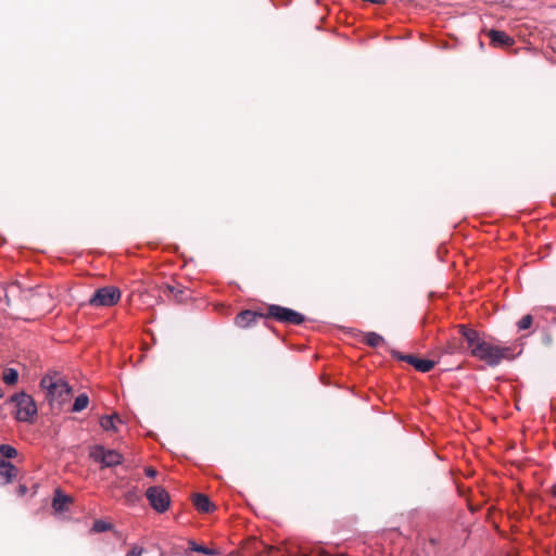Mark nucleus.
<instances>
[{
  "label": "nucleus",
  "instance_id": "f257e3e1",
  "mask_svg": "<svg viewBox=\"0 0 556 556\" xmlns=\"http://www.w3.org/2000/svg\"><path fill=\"white\" fill-rule=\"evenodd\" d=\"M471 356L484 362L490 367L498 366L504 359H513V350L509 346H501L483 341L476 351L471 352Z\"/></svg>",
  "mask_w": 556,
  "mask_h": 556
},
{
  "label": "nucleus",
  "instance_id": "f03ea898",
  "mask_svg": "<svg viewBox=\"0 0 556 556\" xmlns=\"http://www.w3.org/2000/svg\"><path fill=\"white\" fill-rule=\"evenodd\" d=\"M10 403L14 406L15 418L18 421L33 422L37 415V406L33 397L24 392L11 396Z\"/></svg>",
  "mask_w": 556,
  "mask_h": 556
},
{
  "label": "nucleus",
  "instance_id": "7ed1b4c3",
  "mask_svg": "<svg viewBox=\"0 0 556 556\" xmlns=\"http://www.w3.org/2000/svg\"><path fill=\"white\" fill-rule=\"evenodd\" d=\"M264 318L275 319L286 325H301L305 321L303 314L277 304H270L266 307Z\"/></svg>",
  "mask_w": 556,
  "mask_h": 556
},
{
  "label": "nucleus",
  "instance_id": "20e7f679",
  "mask_svg": "<svg viewBox=\"0 0 556 556\" xmlns=\"http://www.w3.org/2000/svg\"><path fill=\"white\" fill-rule=\"evenodd\" d=\"M40 387L46 390L47 397L51 401L61 400L71 391L67 382L58 372L46 375L40 381Z\"/></svg>",
  "mask_w": 556,
  "mask_h": 556
},
{
  "label": "nucleus",
  "instance_id": "39448f33",
  "mask_svg": "<svg viewBox=\"0 0 556 556\" xmlns=\"http://www.w3.org/2000/svg\"><path fill=\"white\" fill-rule=\"evenodd\" d=\"M122 293L117 287L106 286L94 291L88 304L92 307H110L117 304Z\"/></svg>",
  "mask_w": 556,
  "mask_h": 556
},
{
  "label": "nucleus",
  "instance_id": "423d86ee",
  "mask_svg": "<svg viewBox=\"0 0 556 556\" xmlns=\"http://www.w3.org/2000/svg\"><path fill=\"white\" fill-rule=\"evenodd\" d=\"M92 462L100 466L101 469L111 468L114 472L124 478L121 475L122 471H126L124 466V454H89Z\"/></svg>",
  "mask_w": 556,
  "mask_h": 556
},
{
  "label": "nucleus",
  "instance_id": "0eeeda50",
  "mask_svg": "<svg viewBox=\"0 0 556 556\" xmlns=\"http://www.w3.org/2000/svg\"><path fill=\"white\" fill-rule=\"evenodd\" d=\"M146 497L149 501L151 507L160 514L166 511L169 507V494L162 486L155 485L148 488L146 491Z\"/></svg>",
  "mask_w": 556,
  "mask_h": 556
},
{
  "label": "nucleus",
  "instance_id": "6e6552de",
  "mask_svg": "<svg viewBox=\"0 0 556 556\" xmlns=\"http://www.w3.org/2000/svg\"><path fill=\"white\" fill-rule=\"evenodd\" d=\"M391 354H392V356L394 358L408 363L416 370H418L420 372H428L435 365L434 361L418 358L417 356H415L413 354H403V353H401L399 351H395V350H393L391 352Z\"/></svg>",
  "mask_w": 556,
  "mask_h": 556
},
{
  "label": "nucleus",
  "instance_id": "1a4fd4ad",
  "mask_svg": "<svg viewBox=\"0 0 556 556\" xmlns=\"http://www.w3.org/2000/svg\"><path fill=\"white\" fill-rule=\"evenodd\" d=\"M17 456V454H0V483L7 484L12 482L16 477V467L8 459Z\"/></svg>",
  "mask_w": 556,
  "mask_h": 556
},
{
  "label": "nucleus",
  "instance_id": "9d476101",
  "mask_svg": "<svg viewBox=\"0 0 556 556\" xmlns=\"http://www.w3.org/2000/svg\"><path fill=\"white\" fill-rule=\"evenodd\" d=\"M262 318H264L263 311L256 312V311L245 309V311L240 312L236 316L235 324L238 327L245 329V328H249V327L255 325L256 321Z\"/></svg>",
  "mask_w": 556,
  "mask_h": 556
},
{
  "label": "nucleus",
  "instance_id": "9b49d317",
  "mask_svg": "<svg viewBox=\"0 0 556 556\" xmlns=\"http://www.w3.org/2000/svg\"><path fill=\"white\" fill-rule=\"evenodd\" d=\"M486 36L494 48H508L515 43V39L503 30L490 29Z\"/></svg>",
  "mask_w": 556,
  "mask_h": 556
},
{
  "label": "nucleus",
  "instance_id": "f8f14e48",
  "mask_svg": "<svg viewBox=\"0 0 556 556\" xmlns=\"http://www.w3.org/2000/svg\"><path fill=\"white\" fill-rule=\"evenodd\" d=\"M457 329H458V332L460 333V336L467 342V346L470 350V353L472 351H476L477 346L479 344H482L484 341L483 339L480 338L478 331H476L475 329L468 328L465 325H458Z\"/></svg>",
  "mask_w": 556,
  "mask_h": 556
},
{
  "label": "nucleus",
  "instance_id": "ddd939ff",
  "mask_svg": "<svg viewBox=\"0 0 556 556\" xmlns=\"http://www.w3.org/2000/svg\"><path fill=\"white\" fill-rule=\"evenodd\" d=\"M71 502H72L71 496L63 493L61 489H56L54 491V496L52 500V507L56 513L65 511L67 509L66 504L71 503Z\"/></svg>",
  "mask_w": 556,
  "mask_h": 556
},
{
  "label": "nucleus",
  "instance_id": "4468645a",
  "mask_svg": "<svg viewBox=\"0 0 556 556\" xmlns=\"http://www.w3.org/2000/svg\"><path fill=\"white\" fill-rule=\"evenodd\" d=\"M193 505L201 513H210L215 509V505L210 501L208 496L202 493L193 495Z\"/></svg>",
  "mask_w": 556,
  "mask_h": 556
},
{
  "label": "nucleus",
  "instance_id": "2eb2a0df",
  "mask_svg": "<svg viewBox=\"0 0 556 556\" xmlns=\"http://www.w3.org/2000/svg\"><path fill=\"white\" fill-rule=\"evenodd\" d=\"M164 294L173 296L175 301L182 302L186 300V289L179 283L169 285L166 283L164 287Z\"/></svg>",
  "mask_w": 556,
  "mask_h": 556
},
{
  "label": "nucleus",
  "instance_id": "dca6fc26",
  "mask_svg": "<svg viewBox=\"0 0 556 556\" xmlns=\"http://www.w3.org/2000/svg\"><path fill=\"white\" fill-rule=\"evenodd\" d=\"M117 424H122V420L117 415L104 416L100 420V425L105 431H117Z\"/></svg>",
  "mask_w": 556,
  "mask_h": 556
},
{
  "label": "nucleus",
  "instance_id": "f3484780",
  "mask_svg": "<svg viewBox=\"0 0 556 556\" xmlns=\"http://www.w3.org/2000/svg\"><path fill=\"white\" fill-rule=\"evenodd\" d=\"M363 342L371 348H378L384 343V339L377 332H366L363 338Z\"/></svg>",
  "mask_w": 556,
  "mask_h": 556
},
{
  "label": "nucleus",
  "instance_id": "a211bd4d",
  "mask_svg": "<svg viewBox=\"0 0 556 556\" xmlns=\"http://www.w3.org/2000/svg\"><path fill=\"white\" fill-rule=\"evenodd\" d=\"M89 404V397L87 394H79L74 404H73V408L72 410L73 412H81L83 409H85Z\"/></svg>",
  "mask_w": 556,
  "mask_h": 556
},
{
  "label": "nucleus",
  "instance_id": "6ab92c4d",
  "mask_svg": "<svg viewBox=\"0 0 556 556\" xmlns=\"http://www.w3.org/2000/svg\"><path fill=\"white\" fill-rule=\"evenodd\" d=\"M18 372L16 369L8 368L3 372V381L7 384H14L17 381Z\"/></svg>",
  "mask_w": 556,
  "mask_h": 556
},
{
  "label": "nucleus",
  "instance_id": "aec40b11",
  "mask_svg": "<svg viewBox=\"0 0 556 556\" xmlns=\"http://www.w3.org/2000/svg\"><path fill=\"white\" fill-rule=\"evenodd\" d=\"M111 528H112L111 523L99 519L93 522L91 530L93 532L100 533V532H105V531L110 530Z\"/></svg>",
  "mask_w": 556,
  "mask_h": 556
},
{
  "label": "nucleus",
  "instance_id": "412c9836",
  "mask_svg": "<svg viewBox=\"0 0 556 556\" xmlns=\"http://www.w3.org/2000/svg\"><path fill=\"white\" fill-rule=\"evenodd\" d=\"M189 544H190V549L193 552L202 553L204 555H215L216 554V552L214 549H211L203 545H199L193 541H190Z\"/></svg>",
  "mask_w": 556,
  "mask_h": 556
},
{
  "label": "nucleus",
  "instance_id": "4be33fe9",
  "mask_svg": "<svg viewBox=\"0 0 556 556\" xmlns=\"http://www.w3.org/2000/svg\"><path fill=\"white\" fill-rule=\"evenodd\" d=\"M532 323L533 317L530 314H527L517 323V327L519 330H527L532 326Z\"/></svg>",
  "mask_w": 556,
  "mask_h": 556
},
{
  "label": "nucleus",
  "instance_id": "5701e85b",
  "mask_svg": "<svg viewBox=\"0 0 556 556\" xmlns=\"http://www.w3.org/2000/svg\"><path fill=\"white\" fill-rule=\"evenodd\" d=\"M143 552L144 549L142 547L134 546L126 556H141Z\"/></svg>",
  "mask_w": 556,
  "mask_h": 556
},
{
  "label": "nucleus",
  "instance_id": "b1692460",
  "mask_svg": "<svg viewBox=\"0 0 556 556\" xmlns=\"http://www.w3.org/2000/svg\"><path fill=\"white\" fill-rule=\"evenodd\" d=\"M144 473L147 475V477L149 478H155L156 475H157V471L156 469H154L153 467H146L144 468Z\"/></svg>",
  "mask_w": 556,
  "mask_h": 556
},
{
  "label": "nucleus",
  "instance_id": "393cba45",
  "mask_svg": "<svg viewBox=\"0 0 556 556\" xmlns=\"http://www.w3.org/2000/svg\"><path fill=\"white\" fill-rule=\"evenodd\" d=\"M0 452H16V450L12 445L1 444Z\"/></svg>",
  "mask_w": 556,
  "mask_h": 556
},
{
  "label": "nucleus",
  "instance_id": "a878e982",
  "mask_svg": "<svg viewBox=\"0 0 556 556\" xmlns=\"http://www.w3.org/2000/svg\"><path fill=\"white\" fill-rule=\"evenodd\" d=\"M543 343L545 345H551L553 343V338L549 333H545L543 337Z\"/></svg>",
  "mask_w": 556,
  "mask_h": 556
},
{
  "label": "nucleus",
  "instance_id": "bb28decb",
  "mask_svg": "<svg viewBox=\"0 0 556 556\" xmlns=\"http://www.w3.org/2000/svg\"><path fill=\"white\" fill-rule=\"evenodd\" d=\"M49 295H50L49 293H47V294H46V293H39V292H36V293L34 294V296H43V298H45V296H49Z\"/></svg>",
  "mask_w": 556,
  "mask_h": 556
},
{
  "label": "nucleus",
  "instance_id": "cd10ccee",
  "mask_svg": "<svg viewBox=\"0 0 556 556\" xmlns=\"http://www.w3.org/2000/svg\"><path fill=\"white\" fill-rule=\"evenodd\" d=\"M97 452H108V453H111V452H114L113 450H104L103 447H99V450Z\"/></svg>",
  "mask_w": 556,
  "mask_h": 556
},
{
  "label": "nucleus",
  "instance_id": "c85d7f7f",
  "mask_svg": "<svg viewBox=\"0 0 556 556\" xmlns=\"http://www.w3.org/2000/svg\"><path fill=\"white\" fill-rule=\"evenodd\" d=\"M454 351H455V348H454V346H452V345H451V346H448V351H447L448 353H454Z\"/></svg>",
  "mask_w": 556,
  "mask_h": 556
},
{
  "label": "nucleus",
  "instance_id": "c756f323",
  "mask_svg": "<svg viewBox=\"0 0 556 556\" xmlns=\"http://www.w3.org/2000/svg\"><path fill=\"white\" fill-rule=\"evenodd\" d=\"M552 492H553V495L555 496L556 495V484L553 486Z\"/></svg>",
  "mask_w": 556,
  "mask_h": 556
},
{
  "label": "nucleus",
  "instance_id": "7c9ffc66",
  "mask_svg": "<svg viewBox=\"0 0 556 556\" xmlns=\"http://www.w3.org/2000/svg\"><path fill=\"white\" fill-rule=\"evenodd\" d=\"M25 491H26V488L25 486H21V492L25 493Z\"/></svg>",
  "mask_w": 556,
  "mask_h": 556
}]
</instances>
